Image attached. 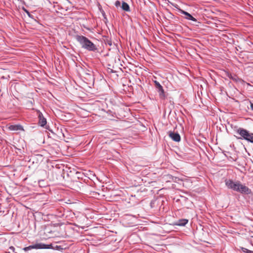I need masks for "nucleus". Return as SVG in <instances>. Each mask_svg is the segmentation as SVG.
Returning a JSON list of instances; mask_svg holds the SVG:
<instances>
[{
	"mask_svg": "<svg viewBox=\"0 0 253 253\" xmlns=\"http://www.w3.org/2000/svg\"><path fill=\"white\" fill-rule=\"evenodd\" d=\"M52 247L51 244L46 245L43 243H38L24 248L23 250L25 252H28L32 249H51Z\"/></svg>",
	"mask_w": 253,
	"mask_h": 253,
	"instance_id": "20e7f679",
	"label": "nucleus"
},
{
	"mask_svg": "<svg viewBox=\"0 0 253 253\" xmlns=\"http://www.w3.org/2000/svg\"><path fill=\"white\" fill-rule=\"evenodd\" d=\"M10 253L9 252H7V253Z\"/></svg>",
	"mask_w": 253,
	"mask_h": 253,
	"instance_id": "a211bd4d",
	"label": "nucleus"
},
{
	"mask_svg": "<svg viewBox=\"0 0 253 253\" xmlns=\"http://www.w3.org/2000/svg\"><path fill=\"white\" fill-rule=\"evenodd\" d=\"M251 108L253 111V103H251Z\"/></svg>",
	"mask_w": 253,
	"mask_h": 253,
	"instance_id": "f3484780",
	"label": "nucleus"
},
{
	"mask_svg": "<svg viewBox=\"0 0 253 253\" xmlns=\"http://www.w3.org/2000/svg\"><path fill=\"white\" fill-rule=\"evenodd\" d=\"M23 9H24V11L26 12V13L28 14V15L29 16V17H32L31 16V15L30 14V12L27 10H26V9L25 8H23Z\"/></svg>",
	"mask_w": 253,
	"mask_h": 253,
	"instance_id": "dca6fc26",
	"label": "nucleus"
},
{
	"mask_svg": "<svg viewBox=\"0 0 253 253\" xmlns=\"http://www.w3.org/2000/svg\"><path fill=\"white\" fill-rule=\"evenodd\" d=\"M169 137L173 141L175 142H179L181 139L179 134L177 132H174L172 131L169 132Z\"/></svg>",
	"mask_w": 253,
	"mask_h": 253,
	"instance_id": "0eeeda50",
	"label": "nucleus"
},
{
	"mask_svg": "<svg viewBox=\"0 0 253 253\" xmlns=\"http://www.w3.org/2000/svg\"><path fill=\"white\" fill-rule=\"evenodd\" d=\"M226 186L229 189L240 192L243 194L248 195L251 193V190L247 186L242 184L240 181H233L232 180H226Z\"/></svg>",
	"mask_w": 253,
	"mask_h": 253,
	"instance_id": "f257e3e1",
	"label": "nucleus"
},
{
	"mask_svg": "<svg viewBox=\"0 0 253 253\" xmlns=\"http://www.w3.org/2000/svg\"><path fill=\"white\" fill-rule=\"evenodd\" d=\"M121 8L126 11H129L130 8L129 5L126 2L123 1Z\"/></svg>",
	"mask_w": 253,
	"mask_h": 253,
	"instance_id": "9b49d317",
	"label": "nucleus"
},
{
	"mask_svg": "<svg viewBox=\"0 0 253 253\" xmlns=\"http://www.w3.org/2000/svg\"><path fill=\"white\" fill-rule=\"evenodd\" d=\"M75 39L80 44L82 48L88 51L97 52V46L86 37L77 35L75 36Z\"/></svg>",
	"mask_w": 253,
	"mask_h": 253,
	"instance_id": "f03ea898",
	"label": "nucleus"
},
{
	"mask_svg": "<svg viewBox=\"0 0 253 253\" xmlns=\"http://www.w3.org/2000/svg\"><path fill=\"white\" fill-rule=\"evenodd\" d=\"M227 76L230 79H232L233 81H235L236 82H238L239 80V78L236 75H232L230 73H228Z\"/></svg>",
	"mask_w": 253,
	"mask_h": 253,
	"instance_id": "f8f14e48",
	"label": "nucleus"
},
{
	"mask_svg": "<svg viewBox=\"0 0 253 253\" xmlns=\"http://www.w3.org/2000/svg\"><path fill=\"white\" fill-rule=\"evenodd\" d=\"M188 222V220L186 219H179L176 223V225L180 226H185Z\"/></svg>",
	"mask_w": 253,
	"mask_h": 253,
	"instance_id": "9d476101",
	"label": "nucleus"
},
{
	"mask_svg": "<svg viewBox=\"0 0 253 253\" xmlns=\"http://www.w3.org/2000/svg\"><path fill=\"white\" fill-rule=\"evenodd\" d=\"M38 118H39V125L42 126L44 127L45 126V128L46 129H48L47 126H46V119L43 117V114L42 112L40 111H38Z\"/></svg>",
	"mask_w": 253,
	"mask_h": 253,
	"instance_id": "423d86ee",
	"label": "nucleus"
},
{
	"mask_svg": "<svg viewBox=\"0 0 253 253\" xmlns=\"http://www.w3.org/2000/svg\"><path fill=\"white\" fill-rule=\"evenodd\" d=\"M8 129L11 131L24 130L23 126L19 124L10 125Z\"/></svg>",
	"mask_w": 253,
	"mask_h": 253,
	"instance_id": "1a4fd4ad",
	"label": "nucleus"
},
{
	"mask_svg": "<svg viewBox=\"0 0 253 253\" xmlns=\"http://www.w3.org/2000/svg\"><path fill=\"white\" fill-rule=\"evenodd\" d=\"M179 11L181 14H183L185 15V18L186 19L188 20H191L194 22H197V19L188 12L181 9H179Z\"/></svg>",
	"mask_w": 253,
	"mask_h": 253,
	"instance_id": "6e6552de",
	"label": "nucleus"
},
{
	"mask_svg": "<svg viewBox=\"0 0 253 253\" xmlns=\"http://www.w3.org/2000/svg\"><path fill=\"white\" fill-rule=\"evenodd\" d=\"M115 5L116 7L118 8L121 6V2L120 1L117 0L115 3Z\"/></svg>",
	"mask_w": 253,
	"mask_h": 253,
	"instance_id": "4468645a",
	"label": "nucleus"
},
{
	"mask_svg": "<svg viewBox=\"0 0 253 253\" xmlns=\"http://www.w3.org/2000/svg\"><path fill=\"white\" fill-rule=\"evenodd\" d=\"M236 132L240 135V137H237V139H244L249 142L253 143V133L241 127L238 128Z\"/></svg>",
	"mask_w": 253,
	"mask_h": 253,
	"instance_id": "7ed1b4c3",
	"label": "nucleus"
},
{
	"mask_svg": "<svg viewBox=\"0 0 253 253\" xmlns=\"http://www.w3.org/2000/svg\"><path fill=\"white\" fill-rule=\"evenodd\" d=\"M241 250L245 253H253V251L249 250L245 248L242 247Z\"/></svg>",
	"mask_w": 253,
	"mask_h": 253,
	"instance_id": "ddd939ff",
	"label": "nucleus"
},
{
	"mask_svg": "<svg viewBox=\"0 0 253 253\" xmlns=\"http://www.w3.org/2000/svg\"><path fill=\"white\" fill-rule=\"evenodd\" d=\"M154 83L157 91L159 92L160 98L162 99H165L166 96L163 86L156 81L154 82Z\"/></svg>",
	"mask_w": 253,
	"mask_h": 253,
	"instance_id": "39448f33",
	"label": "nucleus"
},
{
	"mask_svg": "<svg viewBox=\"0 0 253 253\" xmlns=\"http://www.w3.org/2000/svg\"><path fill=\"white\" fill-rule=\"evenodd\" d=\"M9 249L12 251L14 253H17L16 252H15V248L13 246H11L9 247Z\"/></svg>",
	"mask_w": 253,
	"mask_h": 253,
	"instance_id": "2eb2a0df",
	"label": "nucleus"
}]
</instances>
